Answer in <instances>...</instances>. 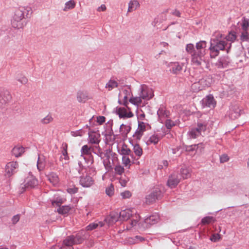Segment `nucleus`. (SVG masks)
Returning a JSON list of instances; mask_svg holds the SVG:
<instances>
[{"label": "nucleus", "instance_id": "1", "mask_svg": "<svg viewBox=\"0 0 249 249\" xmlns=\"http://www.w3.org/2000/svg\"><path fill=\"white\" fill-rule=\"evenodd\" d=\"M222 34L219 32H215L213 34L209 49L211 58H214L218 56L220 51L226 49L227 53L229 52L231 43H228L222 40Z\"/></svg>", "mask_w": 249, "mask_h": 249}, {"label": "nucleus", "instance_id": "2", "mask_svg": "<svg viewBox=\"0 0 249 249\" xmlns=\"http://www.w3.org/2000/svg\"><path fill=\"white\" fill-rule=\"evenodd\" d=\"M207 42L200 41L196 43V51L192 53V63L196 66L204 65L205 68L208 69L209 64L205 58L207 53Z\"/></svg>", "mask_w": 249, "mask_h": 249}, {"label": "nucleus", "instance_id": "3", "mask_svg": "<svg viewBox=\"0 0 249 249\" xmlns=\"http://www.w3.org/2000/svg\"><path fill=\"white\" fill-rule=\"evenodd\" d=\"M89 236L85 231L81 230L75 235H72L68 236L64 240L61 247L57 245L53 246V249H73L72 247L73 245L82 243Z\"/></svg>", "mask_w": 249, "mask_h": 249}, {"label": "nucleus", "instance_id": "4", "mask_svg": "<svg viewBox=\"0 0 249 249\" xmlns=\"http://www.w3.org/2000/svg\"><path fill=\"white\" fill-rule=\"evenodd\" d=\"M94 149L95 150H97V151H93V152L98 155L99 157L102 158L104 153L98 146H95L92 149L87 145H84L82 147L81 149V154L78 159L79 168L77 169V171L79 174L82 173L83 169L86 166L87 159L85 155H90L91 154V151H94Z\"/></svg>", "mask_w": 249, "mask_h": 249}, {"label": "nucleus", "instance_id": "5", "mask_svg": "<svg viewBox=\"0 0 249 249\" xmlns=\"http://www.w3.org/2000/svg\"><path fill=\"white\" fill-rule=\"evenodd\" d=\"M212 77L210 75L202 76L201 78L196 80L191 86V89L195 92L203 90L210 87L212 83Z\"/></svg>", "mask_w": 249, "mask_h": 249}, {"label": "nucleus", "instance_id": "6", "mask_svg": "<svg viewBox=\"0 0 249 249\" xmlns=\"http://www.w3.org/2000/svg\"><path fill=\"white\" fill-rule=\"evenodd\" d=\"M135 212V210L134 209H126L122 211L119 214L120 218L121 220H127L130 217V216L133 217V219L131 220L129 226H128L126 228L128 230H130L132 227L136 226L138 222L140 216L138 215H136L135 216V218H134V216H133V213Z\"/></svg>", "mask_w": 249, "mask_h": 249}, {"label": "nucleus", "instance_id": "7", "mask_svg": "<svg viewBox=\"0 0 249 249\" xmlns=\"http://www.w3.org/2000/svg\"><path fill=\"white\" fill-rule=\"evenodd\" d=\"M139 95L141 96L144 100H149L154 96L153 89L146 85H141L139 89Z\"/></svg>", "mask_w": 249, "mask_h": 249}, {"label": "nucleus", "instance_id": "8", "mask_svg": "<svg viewBox=\"0 0 249 249\" xmlns=\"http://www.w3.org/2000/svg\"><path fill=\"white\" fill-rule=\"evenodd\" d=\"M114 112L119 116L120 118L127 119L133 116V113L127 106L126 107H116Z\"/></svg>", "mask_w": 249, "mask_h": 249}, {"label": "nucleus", "instance_id": "9", "mask_svg": "<svg viewBox=\"0 0 249 249\" xmlns=\"http://www.w3.org/2000/svg\"><path fill=\"white\" fill-rule=\"evenodd\" d=\"M150 128V125L147 123L138 121V128L133 135V137L137 140H140L143 134L144 131Z\"/></svg>", "mask_w": 249, "mask_h": 249}, {"label": "nucleus", "instance_id": "10", "mask_svg": "<svg viewBox=\"0 0 249 249\" xmlns=\"http://www.w3.org/2000/svg\"><path fill=\"white\" fill-rule=\"evenodd\" d=\"M210 117L206 114L203 115L202 119H199L197 121L196 129L199 130L200 134L204 132L208 128V125L209 124Z\"/></svg>", "mask_w": 249, "mask_h": 249}, {"label": "nucleus", "instance_id": "11", "mask_svg": "<svg viewBox=\"0 0 249 249\" xmlns=\"http://www.w3.org/2000/svg\"><path fill=\"white\" fill-rule=\"evenodd\" d=\"M79 183L83 187L89 188L94 184V180L90 176L86 175L80 177Z\"/></svg>", "mask_w": 249, "mask_h": 249}, {"label": "nucleus", "instance_id": "12", "mask_svg": "<svg viewBox=\"0 0 249 249\" xmlns=\"http://www.w3.org/2000/svg\"><path fill=\"white\" fill-rule=\"evenodd\" d=\"M18 167V163L16 161H11L8 162L5 166L6 175L10 177L17 172Z\"/></svg>", "mask_w": 249, "mask_h": 249}, {"label": "nucleus", "instance_id": "13", "mask_svg": "<svg viewBox=\"0 0 249 249\" xmlns=\"http://www.w3.org/2000/svg\"><path fill=\"white\" fill-rule=\"evenodd\" d=\"M38 184V181L32 175L29 174L24 181V186L27 189L33 188Z\"/></svg>", "mask_w": 249, "mask_h": 249}, {"label": "nucleus", "instance_id": "14", "mask_svg": "<svg viewBox=\"0 0 249 249\" xmlns=\"http://www.w3.org/2000/svg\"><path fill=\"white\" fill-rule=\"evenodd\" d=\"M180 176L177 174H173L169 176L167 184L171 188H175L180 180Z\"/></svg>", "mask_w": 249, "mask_h": 249}, {"label": "nucleus", "instance_id": "15", "mask_svg": "<svg viewBox=\"0 0 249 249\" xmlns=\"http://www.w3.org/2000/svg\"><path fill=\"white\" fill-rule=\"evenodd\" d=\"M157 114L159 117V121L160 123H162L166 118L169 117L170 112L165 107L161 106L159 108Z\"/></svg>", "mask_w": 249, "mask_h": 249}, {"label": "nucleus", "instance_id": "16", "mask_svg": "<svg viewBox=\"0 0 249 249\" xmlns=\"http://www.w3.org/2000/svg\"><path fill=\"white\" fill-rule=\"evenodd\" d=\"M202 104L204 107H207L212 108L215 107L216 102L213 96L209 95L202 100Z\"/></svg>", "mask_w": 249, "mask_h": 249}, {"label": "nucleus", "instance_id": "17", "mask_svg": "<svg viewBox=\"0 0 249 249\" xmlns=\"http://www.w3.org/2000/svg\"><path fill=\"white\" fill-rule=\"evenodd\" d=\"M31 10V9L30 7H19L15 10V14L13 18L24 19V13L25 11L29 12Z\"/></svg>", "mask_w": 249, "mask_h": 249}, {"label": "nucleus", "instance_id": "18", "mask_svg": "<svg viewBox=\"0 0 249 249\" xmlns=\"http://www.w3.org/2000/svg\"><path fill=\"white\" fill-rule=\"evenodd\" d=\"M119 214L118 213L112 212L105 219V221L108 225H112L119 220Z\"/></svg>", "mask_w": 249, "mask_h": 249}, {"label": "nucleus", "instance_id": "19", "mask_svg": "<svg viewBox=\"0 0 249 249\" xmlns=\"http://www.w3.org/2000/svg\"><path fill=\"white\" fill-rule=\"evenodd\" d=\"M11 24L13 27L15 28L21 29L26 25V22L25 19L13 18Z\"/></svg>", "mask_w": 249, "mask_h": 249}, {"label": "nucleus", "instance_id": "20", "mask_svg": "<svg viewBox=\"0 0 249 249\" xmlns=\"http://www.w3.org/2000/svg\"><path fill=\"white\" fill-rule=\"evenodd\" d=\"M52 205L53 206H60V205L64 203L65 199L60 197L57 193L53 195V197L50 199Z\"/></svg>", "mask_w": 249, "mask_h": 249}, {"label": "nucleus", "instance_id": "21", "mask_svg": "<svg viewBox=\"0 0 249 249\" xmlns=\"http://www.w3.org/2000/svg\"><path fill=\"white\" fill-rule=\"evenodd\" d=\"M49 182L53 186H57L59 183V178L56 173L50 172L46 175Z\"/></svg>", "mask_w": 249, "mask_h": 249}, {"label": "nucleus", "instance_id": "22", "mask_svg": "<svg viewBox=\"0 0 249 249\" xmlns=\"http://www.w3.org/2000/svg\"><path fill=\"white\" fill-rule=\"evenodd\" d=\"M230 63V59L228 57H222L218 59L215 66L219 69L226 68Z\"/></svg>", "mask_w": 249, "mask_h": 249}, {"label": "nucleus", "instance_id": "23", "mask_svg": "<svg viewBox=\"0 0 249 249\" xmlns=\"http://www.w3.org/2000/svg\"><path fill=\"white\" fill-rule=\"evenodd\" d=\"M241 110L237 106H234L230 108L229 117L231 119L234 120L240 115Z\"/></svg>", "mask_w": 249, "mask_h": 249}, {"label": "nucleus", "instance_id": "24", "mask_svg": "<svg viewBox=\"0 0 249 249\" xmlns=\"http://www.w3.org/2000/svg\"><path fill=\"white\" fill-rule=\"evenodd\" d=\"M170 71L173 73L177 74L182 70V66L178 62H172L169 65Z\"/></svg>", "mask_w": 249, "mask_h": 249}, {"label": "nucleus", "instance_id": "25", "mask_svg": "<svg viewBox=\"0 0 249 249\" xmlns=\"http://www.w3.org/2000/svg\"><path fill=\"white\" fill-rule=\"evenodd\" d=\"M159 220V215L157 213H155L145 218L144 222L147 224L154 225L158 223Z\"/></svg>", "mask_w": 249, "mask_h": 249}, {"label": "nucleus", "instance_id": "26", "mask_svg": "<svg viewBox=\"0 0 249 249\" xmlns=\"http://www.w3.org/2000/svg\"><path fill=\"white\" fill-rule=\"evenodd\" d=\"M99 135L94 132L89 133L88 141L89 142L92 144H98L100 142Z\"/></svg>", "mask_w": 249, "mask_h": 249}, {"label": "nucleus", "instance_id": "27", "mask_svg": "<svg viewBox=\"0 0 249 249\" xmlns=\"http://www.w3.org/2000/svg\"><path fill=\"white\" fill-rule=\"evenodd\" d=\"M118 83L115 79L111 78L106 84L105 88L108 91H111L113 89L118 87Z\"/></svg>", "mask_w": 249, "mask_h": 249}, {"label": "nucleus", "instance_id": "28", "mask_svg": "<svg viewBox=\"0 0 249 249\" xmlns=\"http://www.w3.org/2000/svg\"><path fill=\"white\" fill-rule=\"evenodd\" d=\"M140 7V3L137 0H131L128 3L127 12H131Z\"/></svg>", "mask_w": 249, "mask_h": 249}, {"label": "nucleus", "instance_id": "29", "mask_svg": "<svg viewBox=\"0 0 249 249\" xmlns=\"http://www.w3.org/2000/svg\"><path fill=\"white\" fill-rule=\"evenodd\" d=\"M179 123V120L178 119L174 120L171 119H167L165 120V124L167 129H170L173 126L178 125Z\"/></svg>", "mask_w": 249, "mask_h": 249}, {"label": "nucleus", "instance_id": "30", "mask_svg": "<svg viewBox=\"0 0 249 249\" xmlns=\"http://www.w3.org/2000/svg\"><path fill=\"white\" fill-rule=\"evenodd\" d=\"M105 137L106 142L108 144H113L115 140V136L112 130L108 133L106 134Z\"/></svg>", "mask_w": 249, "mask_h": 249}, {"label": "nucleus", "instance_id": "31", "mask_svg": "<svg viewBox=\"0 0 249 249\" xmlns=\"http://www.w3.org/2000/svg\"><path fill=\"white\" fill-rule=\"evenodd\" d=\"M24 152V148L21 146L14 147L12 151V154L16 157H18Z\"/></svg>", "mask_w": 249, "mask_h": 249}, {"label": "nucleus", "instance_id": "32", "mask_svg": "<svg viewBox=\"0 0 249 249\" xmlns=\"http://www.w3.org/2000/svg\"><path fill=\"white\" fill-rule=\"evenodd\" d=\"M160 140V137L157 134H153L146 141V143L147 145L151 144H156Z\"/></svg>", "mask_w": 249, "mask_h": 249}, {"label": "nucleus", "instance_id": "33", "mask_svg": "<svg viewBox=\"0 0 249 249\" xmlns=\"http://www.w3.org/2000/svg\"><path fill=\"white\" fill-rule=\"evenodd\" d=\"M71 209V207L69 205H65L61 207L59 206V208L57 210V212L59 214L66 215L69 213Z\"/></svg>", "mask_w": 249, "mask_h": 249}, {"label": "nucleus", "instance_id": "34", "mask_svg": "<svg viewBox=\"0 0 249 249\" xmlns=\"http://www.w3.org/2000/svg\"><path fill=\"white\" fill-rule=\"evenodd\" d=\"M142 99H143L141 97V96L139 95V96L138 97H130L129 99V101L132 104L138 107L142 104Z\"/></svg>", "mask_w": 249, "mask_h": 249}, {"label": "nucleus", "instance_id": "35", "mask_svg": "<svg viewBox=\"0 0 249 249\" xmlns=\"http://www.w3.org/2000/svg\"><path fill=\"white\" fill-rule=\"evenodd\" d=\"M201 134L199 132L196 128H192L188 132V135L190 138L195 139L201 135Z\"/></svg>", "mask_w": 249, "mask_h": 249}, {"label": "nucleus", "instance_id": "36", "mask_svg": "<svg viewBox=\"0 0 249 249\" xmlns=\"http://www.w3.org/2000/svg\"><path fill=\"white\" fill-rule=\"evenodd\" d=\"M119 151L120 153L123 156H128L131 154V150L125 144L122 145Z\"/></svg>", "mask_w": 249, "mask_h": 249}, {"label": "nucleus", "instance_id": "37", "mask_svg": "<svg viewBox=\"0 0 249 249\" xmlns=\"http://www.w3.org/2000/svg\"><path fill=\"white\" fill-rule=\"evenodd\" d=\"M132 144L135 154L139 157H141L142 154V149L141 147L137 143H132Z\"/></svg>", "mask_w": 249, "mask_h": 249}, {"label": "nucleus", "instance_id": "38", "mask_svg": "<svg viewBox=\"0 0 249 249\" xmlns=\"http://www.w3.org/2000/svg\"><path fill=\"white\" fill-rule=\"evenodd\" d=\"M87 96L83 91H78L77 93V100L80 103H85L87 100Z\"/></svg>", "mask_w": 249, "mask_h": 249}, {"label": "nucleus", "instance_id": "39", "mask_svg": "<svg viewBox=\"0 0 249 249\" xmlns=\"http://www.w3.org/2000/svg\"><path fill=\"white\" fill-rule=\"evenodd\" d=\"M181 176L183 179H186L191 176L190 170L188 168L183 167L180 169Z\"/></svg>", "mask_w": 249, "mask_h": 249}, {"label": "nucleus", "instance_id": "40", "mask_svg": "<svg viewBox=\"0 0 249 249\" xmlns=\"http://www.w3.org/2000/svg\"><path fill=\"white\" fill-rule=\"evenodd\" d=\"M131 127L127 125L122 124L120 127V132L122 135H126L130 131Z\"/></svg>", "mask_w": 249, "mask_h": 249}, {"label": "nucleus", "instance_id": "41", "mask_svg": "<svg viewBox=\"0 0 249 249\" xmlns=\"http://www.w3.org/2000/svg\"><path fill=\"white\" fill-rule=\"evenodd\" d=\"M241 28L242 30L248 31L249 28V19L244 17L241 21Z\"/></svg>", "mask_w": 249, "mask_h": 249}, {"label": "nucleus", "instance_id": "42", "mask_svg": "<svg viewBox=\"0 0 249 249\" xmlns=\"http://www.w3.org/2000/svg\"><path fill=\"white\" fill-rule=\"evenodd\" d=\"M62 156L60 157L61 159H64L66 160H69V156L67 152V144L66 143L62 144Z\"/></svg>", "mask_w": 249, "mask_h": 249}, {"label": "nucleus", "instance_id": "43", "mask_svg": "<svg viewBox=\"0 0 249 249\" xmlns=\"http://www.w3.org/2000/svg\"><path fill=\"white\" fill-rule=\"evenodd\" d=\"M215 221V219L213 217L208 216L203 217L201 219V222L203 225H206L214 222Z\"/></svg>", "mask_w": 249, "mask_h": 249}, {"label": "nucleus", "instance_id": "44", "mask_svg": "<svg viewBox=\"0 0 249 249\" xmlns=\"http://www.w3.org/2000/svg\"><path fill=\"white\" fill-rule=\"evenodd\" d=\"M75 6V2L73 0H70L67 1L65 4V7L63 9L64 11H67L70 9H73Z\"/></svg>", "mask_w": 249, "mask_h": 249}, {"label": "nucleus", "instance_id": "45", "mask_svg": "<svg viewBox=\"0 0 249 249\" xmlns=\"http://www.w3.org/2000/svg\"><path fill=\"white\" fill-rule=\"evenodd\" d=\"M44 160L43 158H42L41 157L39 156L37 162V168L39 171H41L44 169Z\"/></svg>", "mask_w": 249, "mask_h": 249}, {"label": "nucleus", "instance_id": "46", "mask_svg": "<svg viewBox=\"0 0 249 249\" xmlns=\"http://www.w3.org/2000/svg\"><path fill=\"white\" fill-rule=\"evenodd\" d=\"M117 179L119 180V182L122 187H125L129 181L128 178L125 175L122 176L120 178H117Z\"/></svg>", "mask_w": 249, "mask_h": 249}, {"label": "nucleus", "instance_id": "47", "mask_svg": "<svg viewBox=\"0 0 249 249\" xmlns=\"http://www.w3.org/2000/svg\"><path fill=\"white\" fill-rule=\"evenodd\" d=\"M0 98H2L1 102L2 104L6 103L7 102L9 101L11 99V96L9 94V92L8 91H5L4 92L3 94L0 95Z\"/></svg>", "mask_w": 249, "mask_h": 249}, {"label": "nucleus", "instance_id": "48", "mask_svg": "<svg viewBox=\"0 0 249 249\" xmlns=\"http://www.w3.org/2000/svg\"><path fill=\"white\" fill-rule=\"evenodd\" d=\"M146 203L147 204H151L158 200L155 196L151 193L149 195L146 196Z\"/></svg>", "mask_w": 249, "mask_h": 249}, {"label": "nucleus", "instance_id": "49", "mask_svg": "<svg viewBox=\"0 0 249 249\" xmlns=\"http://www.w3.org/2000/svg\"><path fill=\"white\" fill-rule=\"evenodd\" d=\"M151 193L155 196L158 199H160L163 196V193L160 188H155Z\"/></svg>", "mask_w": 249, "mask_h": 249}, {"label": "nucleus", "instance_id": "50", "mask_svg": "<svg viewBox=\"0 0 249 249\" xmlns=\"http://www.w3.org/2000/svg\"><path fill=\"white\" fill-rule=\"evenodd\" d=\"M240 40L243 42L249 41V34L248 33V31H242L240 35Z\"/></svg>", "mask_w": 249, "mask_h": 249}, {"label": "nucleus", "instance_id": "51", "mask_svg": "<svg viewBox=\"0 0 249 249\" xmlns=\"http://www.w3.org/2000/svg\"><path fill=\"white\" fill-rule=\"evenodd\" d=\"M106 193L109 196H111L114 195V188L112 184H110L106 188Z\"/></svg>", "mask_w": 249, "mask_h": 249}, {"label": "nucleus", "instance_id": "52", "mask_svg": "<svg viewBox=\"0 0 249 249\" xmlns=\"http://www.w3.org/2000/svg\"><path fill=\"white\" fill-rule=\"evenodd\" d=\"M186 51L187 53L191 54V62H192V53L196 51L195 50L194 46L193 44H188L186 47Z\"/></svg>", "mask_w": 249, "mask_h": 249}, {"label": "nucleus", "instance_id": "53", "mask_svg": "<svg viewBox=\"0 0 249 249\" xmlns=\"http://www.w3.org/2000/svg\"><path fill=\"white\" fill-rule=\"evenodd\" d=\"M238 188L237 186L234 185L231 186H229L227 188L228 193H232L233 194H236L238 193Z\"/></svg>", "mask_w": 249, "mask_h": 249}, {"label": "nucleus", "instance_id": "54", "mask_svg": "<svg viewBox=\"0 0 249 249\" xmlns=\"http://www.w3.org/2000/svg\"><path fill=\"white\" fill-rule=\"evenodd\" d=\"M131 94V89L129 88L123 89L122 91L119 94V97H122L123 95L130 96Z\"/></svg>", "mask_w": 249, "mask_h": 249}, {"label": "nucleus", "instance_id": "55", "mask_svg": "<svg viewBox=\"0 0 249 249\" xmlns=\"http://www.w3.org/2000/svg\"><path fill=\"white\" fill-rule=\"evenodd\" d=\"M124 168L120 164L116 165L114 168L115 174L119 175H122L124 173Z\"/></svg>", "mask_w": 249, "mask_h": 249}, {"label": "nucleus", "instance_id": "56", "mask_svg": "<svg viewBox=\"0 0 249 249\" xmlns=\"http://www.w3.org/2000/svg\"><path fill=\"white\" fill-rule=\"evenodd\" d=\"M16 79L22 84H25L28 82L27 78L22 74L18 75L16 77Z\"/></svg>", "mask_w": 249, "mask_h": 249}, {"label": "nucleus", "instance_id": "57", "mask_svg": "<svg viewBox=\"0 0 249 249\" xmlns=\"http://www.w3.org/2000/svg\"><path fill=\"white\" fill-rule=\"evenodd\" d=\"M236 36L235 33H230L229 35L226 36V40L231 42L234 41L236 39Z\"/></svg>", "mask_w": 249, "mask_h": 249}, {"label": "nucleus", "instance_id": "58", "mask_svg": "<svg viewBox=\"0 0 249 249\" xmlns=\"http://www.w3.org/2000/svg\"><path fill=\"white\" fill-rule=\"evenodd\" d=\"M120 196L122 199H126L129 198L131 196L132 194L129 191L127 190L121 193Z\"/></svg>", "mask_w": 249, "mask_h": 249}, {"label": "nucleus", "instance_id": "59", "mask_svg": "<svg viewBox=\"0 0 249 249\" xmlns=\"http://www.w3.org/2000/svg\"><path fill=\"white\" fill-rule=\"evenodd\" d=\"M53 119L52 116L50 114L47 115L45 117L43 118L41 120V122L44 124H47L50 123L53 121Z\"/></svg>", "mask_w": 249, "mask_h": 249}, {"label": "nucleus", "instance_id": "60", "mask_svg": "<svg viewBox=\"0 0 249 249\" xmlns=\"http://www.w3.org/2000/svg\"><path fill=\"white\" fill-rule=\"evenodd\" d=\"M98 227V223H97V222H93L92 223H90L86 227V230L87 231H92L94 229H95Z\"/></svg>", "mask_w": 249, "mask_h": 249}, {"label": "nucleus", "instance_id": "61", "mask_svg": "<svg viewBox=\"0 0 249 249\" xmlns=\"http://www.w3.org/2000/svg\"><path fill=\"white\" fill-rule=\"evenodd\" d=\"M71 134L73 137L82 136L84 134V131L82 129L71 131Z\"/></svg>", "mask_w": 249, "mask_h": 249}, {"label": "nucleus", "instance_id": "62", "mask_svg": "<svg viewBox=\"0 0 249 249\" xmlns=\"http://www.w3.org/2000/svg\"><path fill=\"white\" fill-rule=\"evenodd\" d=\"M128 97L129 96H124V95H123L122 97H119L120 100H121V99L123 100V103H122V104L125 107H127V106L128 104Z\"/></svg>", "mask_w": 249, "mask_h": 249}, {"label": "nucleus", "instance_id": "63", "mask_svg": "<svg viewBox=\"0 0 249 249\" xmlns=\"http://www.w3.org/2000/svg\"><path fill=\"white\" fill-rule=\"evenodd\" d=\"M123 163L125 166H127L130 164V160L127 156H123L122 157Z\"/></svg>", "mask_w": 249, "mask_h": 249}, {"label": "nucleus", "instance_id": "64", "mask_svg": "<svg viewBox=\"0 0 249 249\" xmlns=\"http://www.w3.org/2000/svg\"><path fill=\"white\" fill-rule=\"evenodd\" d=\"M67 192L69 194H74L77 192L78 188L75 186L72 187H69L67 189Z\"/></svg>", "mask_w": 249, "mask_h": 249}]
</instances>
